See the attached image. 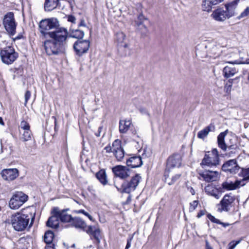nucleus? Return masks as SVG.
Segmentation results:
<instances>
[{"mask_svg": "<svg viewBox=\"0 0 249 249\" xmlns=\"http://www.w3.org/2000/svg\"><path fill=\"white\" fill-rule=\"evenodd\" d=\"M59 21L55 18L42 19L39 23L40 33L45 38L51 39L44 42L45 51L48 55H60L65 53L68 30L59 27Z\"/></svg>", "mask_w": 249, "mask_h": 249, "instance_id": "obj_1", "label": "nucleus"}, {"mask_svg": "<svg viewBox=\"0 0 249 249\" xmlns=\"http://www.w3.org/2000/svg\"><path fill=\"white\" fill-rule=\"evenodd\" d=\"M35 213L30 209L22 210V212L13 215L11 219V225L15 231H22L26 228H30L33 224Z\"/></svg>", "mask_w": 249, "mask_h": 249, "instance_id": "obj_2", "label": "nucleus"}, {"mask_svg": "<svg viewBox=\"0 0 249 249\" xmlns=\"http://www.w3.org/2000/svg\"><path fill=\"white\" fill-rule=\"evenodd\" d=\"M72 227L80 229L90 235L91 239H95L97 244L100 242V231L94 226H87L86 222L79 217H73L70 222Z\"/></svg>", "mask_w": 249, "mask_h": 249, "instance_id": "obj_3", "label": "nucleus"}, {"mask_svg": "<svg viewBox=\"0 0 249 249\" xmlns=\"http://www.w3.org/2000/svg\"><path fill=\"white\" fill-rule=\"evenodd\" d=\"M141 179L140 175L136 174L129 180L124 179L120 186H117L115 183L114 185L121 193L130 194L136 189Z\"/></svg>", "mask_w": 249, "mask_h": 249, "instance_id": "obj_4", "label": "nucleus"}, {"mask_svg": "<svg viewBox=\"0 0 249 249\" xmlns=\"http://www.w3.org/2000/svg\"><path fill=\"white\" fill-rule=\"evenodd\" d=\"M2 24L9 35L13 36L16 34L17 23L13 12H9L4 16Z\"/></svg>", "mask_w": 249, "mask_h": 249, "instance_id": "obj_5", "label": "nucleus"}, {"mask_svg": "<svg viewBox=\"0 0 249 249\" xmlns=\"http://www.w3.org/2000/svg\"><path fill=\"white\" fill-rule=\"evenodd\" d=\"M0 56L2 63L9 65L17 60L18 54L12 46H7L0 51Z\"/></svg>", "mask_w": 249, "mask_h": 249, "instance_id": "obj_6", "label": "nucleus"}, {"mask_svg": "<svg viewBox=\"0 0 249 249\" xmlns=\"http://www.w3.org/2000/svg\"><path fill=\"white\" fill-rule=\"evenodd\" d=\"M28 199V196L22 192H16L11 198L9 205L11 209H18Z\"/></svg>", "mask_w": 249, "mask_h": 249, "instance_id": "obj_7", "label": "nucleus"}, {"mask_svg": "<svg viewBox=\"0 0 249 249\" xmlns=\"http://www.w3.org/2000/svg\"><path fill=\"white\" fill-rule=\"evenodd\" d=\"M210 152H207L200 164L201 166L206 165L209 167L216 166L220 163L219 155L216 148L212 150V156L209 154Z\"/></svg>", "mask_w": 249, "mask_h": 249, "instance_id": "obj_8", "label": "nucleus"}, {"mask_svg": "<svg viewBox=\"0 0 249 249\" xmlns=\"http://www.w3.org/2000/svg\"><path fill=\"white\" fill-rule=\"evenodd\" d=\"M235 200V196L231 193L226 194L217 205V210L219 212H229L233 206V203Z\"/></svg>", "mask_w": 249, "mask_h": 249, "instance_id": "obj_9", "label": "nucleus"}, {"mask_svg": "<svg viewBox=\"0 0 249 249\" xmlns=\"http://www.w3.org/2000/svg\"><path fill=\"white\" fill-rule=\"evenodd\" d=\"M240 169L235 159L226 161L221 167V170L223 172L232 175L237 174Z\"/></svg>", "mask_w": 249, "mask_h": 249, "instance_id": "obj_10", "label": "nucleus"}, {"mask_svg": "<svg viewBox=\"0 0 249 249\" xmlns=\"http://www.w3.org/2000/svg\"><path fill=\"white\" fill-rule=\"evenodd\" d=\"M90 42L88 40H77L73 44V48L77 55L82 56L87 53L89 49Z\"/></svg>", "mask_w": 249, "mask_h": 249, "instance_id": "obj_11", "label": "nucleus"}, {"mask_svg": "<svg viewBox=\"0 0 249 249\" xmlns=\"http://www.w3.org/2000/svg\"><path fill=\"white\" fill-rule=\"evenodd\" d=\"M115 177L125 179L130 176V170L128 167L121 165H116L112 168Z\"/></svg>", "mask_w": 249, "mask_h": 249, "instance_id": "obj_12", "label": "nucleus"}, {"mask_svg": "<svg viewBox=\"0 0 249 249\" xmlns=\"http://www.w3.org/2000/svg\"><path fill=\"white\" fill-rule=\"evenodd\" d=\"M0 175L3 179L10 181L15 179L19 173L16 168L4 169L1 171Z\"/></svg>", "mask_w": 249, "mask_h": 249, "instance_id": "obj_13", "label": "nucleus"}, {"mask_svg": "<svg viewBox=\"0 0 249 249\" xmlns=\"http://www.w3.org/2000/svg\"><path fill=\"white\" fill-rule=\"evenodd\" d=\"M113 153L118 161H121L124 156V152L121 145V142L115 140L112 143Z\"/></svg>", "mask_w": 249, "mask_h": 249, "instance_id": "obj_14", "label": "nucleus"}, {"mask_svg": "<svg viewBox=\"0 0 249 249\" xmlns=\"http://www.w3.org/2000/svg\"><path fill=\"white\" fill-rule=\"evenodd\" d=\"M211 16L217 21H224L226 19L231 18L227 11L226 9H224L223 7H220L214 10Z\"/></svg>", "mask_w": 249, "mask_h": 249, "instance_id": "obj_15", "label": "nucleus"}, {"mask_svg": "<svg viewBox=\"0 0 249 249\" xmlns=\"http://www.w3.org/2000/svg\"><path fill=\"white\" fill-rule=\"evenodd\" d=\"M69 210L68 208L60 210L58 207L53 208V212L58 216L60 221L63 223H70L73 218L71 215L67 213Z\"/></svg>", "mask_w": 249, "mask_h": 249, "instance_id": "obj_16", "label": "nucleus"}, {"mask_svg": "<svg viewBox=\"0 0 249 249\" xmlns=\"http://www.w3.org/2000/svg\"><path fill=\"white\" fill-rule=\"evenodd\" d=\"M199 175L206 182H213L218 179L219 174L217 171H213L210 170L205 171L204 172L199 173Z\"/></svg>", "mask_w": 249, "mask_h": 249, "instance_id": "obj_17", "label": "nucleus"}, {"mask_svg": "<svg viewBox=\"0 0 249 249\" xmlns=\"http://www.w3.org/2000/svg\"><path fill=\"white\" fill-rule=\"evenodd\" d=\"M181 164V157L178 154H174L170 156L167 160V168L179 167Z\"/></svg>", "mask_w": 249, "mask_h": 249, "instance_id": "obj_18", "label": "nucleus"}, {"mask_svg": "<svg viewBox=\"0 0 249 249\" xmlns=\"http://www.w3.org/2000/svg\"><path fill=\"white\" fill-rule=\"evenodd\" d=\"M127 167L132 168L140 167L142 165V161L140 156H133L126 160Z\"/></svg>", "mask_w": 249, "mask_h": 249, "instance_id": "obj_19", "label": "nucleus"}, {"mask_svg": "<svg viewBox=\"0 0 249 249\" xmlns=\"http://www.w3.org/2000/svg\"><path fill=\"white\" fill-rule=\"evenodd\" d=\"M245 184L246 182H244L243 180H236L234 183L232 182H224L222 184V186L223 188L227 190H232L238 188L240 186H243Z\"/></svg>", "mask_w": 249, "mask_h": 249, "instance_id": "obj_20", "label": "nucleus"}, {"mask_svg": "<svg viewBox=\"0 0 249 249\" xmlns=\"http://www.w3.org/2000/svg\"><path fill=\"white\" fill-rule=\"evenodd\" d=\"M228 133V130H225L224 132L220 133L217 136V142L218 146L220 148L223 152H227V146L225 141V138Z\"/></svg>", "mask_w": 249, "mask_h": 249, "instance_id": "obj_21", "label": "nucleus"}, {"mask_svg": "<svg viewBox=\"0 0 249 249\" xmlns=\"http://www.w3.org/2000/svg\"><path fill=\"white\" fill-rule=\"evenodd\" d=\"M52 213L53 214V215L48 218L46 222V225L53 229H57L59 226V218L58 216L56 215L55 213L53 212V209L52 211Z\"/></svg>", "mask_w": 249, "mask_h": 249, "instance_id": "obj_22", "label": "nucleus"}, {"mask_svg": "<svg viewBox=\"0 0 249 249\" xmlns=\"http://www.w3.org/2000/svg\"><path fill=\"white\" fill-rule=\"evenodd\" d=\"M58 6L60 7L58 0H45L44 3V8L46 12L52 11Z\"/></svg>", "mask_w": 249, "mask_h": 249, "instance_id": "obj_23", "label": "nucleus"}, {"mask_svg": "<svg viewBox=\"0 0 249 249\" xmlns=\"http://www.w3.org/2000/svg\"><path fill=\"white\" fill-rule=\"evenodd\" d=\"M239 1V0H234L225 5V9L231 18L235 15V9Z\"/></svg>", "mask_w": 249, "mask_h": 249, "instance_id": "obj_24", "label": "nucleus"}, {"mask_svg": "<svg viewBox=\"0 0 249 249\" xmlns=\"http://www.w3.org/2000/svg\"><path fill=\"white\" fill-rule=\"evenodd\" d=\"M215 130V126L213 124H210L203 129L199 131L197 133V137L200 139H204L208 135L210 132Z\"/></svg>", "mask_w": 249, "mask_h": 249, "instance_id": "obj_25", "label": "nucleus"}, {"mask_svg": "<svg viewBox=\"0 0 249 249\" xmlns=\"http://www.w3.org/2000/svg\"><path fill=\"white\" fill-rule=\"evenodd\" d=\"M240 148L237 143L229 144L227 146V151L225 152L226 155L229 157H232L237 153Z\"/></svg>", "mask_w": 249, "mask_h": 249, "instance_id": "obj_26", "label": "nucleus"}, {"mask_svg": "<svg viewBox=\"0 0 249 249\" xmlns=\"http://www.w3.org/2000/svg\"><path fill=\"white\" fill-rule=\"evenodd\" d=\"M84 36V32L79 29H70V34H68V37L72 38H77L78 40H81L83 38Z\"/></svg>", "mask_w": 249, "mask_h": 249, "instance_id": "obj_27", "label": "nucleus"}, {"mask_svg": "<svg viewBox=\"0 0 249 249\" xmlns=\"http://www.w3.org/2000/svg\"><path fill=\"white\" fill-rule=\"evenodd\" d=\"M96 178L103 185H105L107 183V180L106 173L105 170H100L95 175Z\"/></svg>", "mask_w": 249, "mask_h": 249, "instance_id": "obj_28", "label": "nucleus"}, {"mask_svg": "<svg viewBox=\"0 0 249 249\" xmlns=\"http://www.w3.org/2000/svg\"><path fill=\"white\" fill-rule=\"evenodd\" d=\"M131 124L130 121L120 120L119 122V131L121 133H125L129 129Z\"/></svg>", "mask_w": 249, "mask_h": 249, "instance_id": "obj_29", "label": "nucleus"}, {"mask_svg": "<svg viewBox=\"0 0 249 249\" xmlns=\"http://www.w3.org/2000/svg\"><path fill=\"white\" fill-rule=\"evenodd\" d=\"M223 72L224 77L228 78L233 76L237 72V71L235 67L226 66L223 70Z\"/></svg>", "mask_w": 249, "mask_h": 249, "instance_id": "obj_30", "label": "nucleus"}, {"mask_svg": "<svg viewBox=\"0 0 249 249\" xmlns=\"http://www.w3.org/2000/svg\"><path fill=\"white\" fill-rule=\"evenodd\" d=\"M135 26L138 32H140L142 36H146L148 33V30L147 27L141 22H138L135 24Z\"/></svg>", "mask_w": 249, "mask_h": 249, "instance_id": "obj_31", "label": "nucleus"}, {"mask_svg": "<svg viewBox=\"0 0 249 249\" xmlns=\"http://www.w3.org/2000/svg\"><path fill=\"white\" fill-rule=\"evenodd\" d=\"M54 238V233L53 232L50 231H47L45 232L44 235V241L46 243V244H50L51 243H53V240Z\"/></svg>", "mask_w": 249, "mask_h": 249, "instance_id": "obj_32", "label": "nucleus"}, {"mask_svg": "<svg viewBox=\"0 0 249 249\" xmlns=\"http://www.w3.org/2000/svg\"><path fill=\"white\" fill-rule=\"evenodd\" d=\"M21 136L20 139L23 142H26L31 139L32 133L30 130H24L22 132L20 130Z\"/></svg>", "mask_w": 249, "mask_h": 249, "instance_id": "obj_33", "label": "nucleus"}, {"mask_svg": "<svg viewBox=\"0 0 249 249\" xmlns=\"http://www.w3.org/2000/svg\"><path fill=\"white\" fill-rule=\"evenodd\" d=\"M208 218L213 223H216L218 224H220L222 225L224 227H226L230 225V224L228 223H224L220 221L219 219L216 218L214 216L212 215L211 213L207 214Z\"/></svg>", "mask_w": 249, "mask_h": 249, "instance_id": "obj_34", "label": "nucleus"}, {"mask_svg": "<svg viewBox=\"0 0 249 249\" xmlns=\"http://www.w3.org/2000/svg\"><path fill=\"white\" fill-rule=\"evenodd\" d=\"M241 172L239 173V176L243 178L241 180H243L245 182L247 180H249V167L247 168H241Z\"/></svg>", "mask_w": 249, "mask_h": 249, "instance_id": "obj_35", "label": "nucleus"}, {"mask_svg": "<svg viewBox=\"0 0 249 249\" xmlns=\"http://www.w3.org/2000/svg\"><path fill=\"white\" fill-rule=\"evenodd\" d=\"M212 4L210 0H204L202 3V8L203 11L210 12L212 9Z\"/></svg>", "mask_w": 249, "mask_h": 249, "instance_id": "obj_36", "label": "nucleus"}, {"mask_svg": "<svg viewBox=\"0 0 249 249\" xmlns=\"http://www.w3.org/2000/svg\"><path fill=\"white\" fill-rule=\"evenodd\" d=\"M181 175L178 174L174 175L170 179H169L168 182V184L169 185H172L174 184L181 177Z\"/></svg>", "mask_w": 249, "mask_h": 249, "instance_id": "obj_37", "label": "nucleus"}, {"mask_svg": "<svg viewBox=\"0 0 249 249\" xmlns=\"http://www.w3.org/2000/svg\"><path fill=\"white\" fill-rule=\"evenodd\" d=\"M19 127L22 131L30 130V128L29 124L25 121H22L21 122Z\"/></svg>", "mask_w": 249, "mask_h": 249, "instance_id": "obj_38", "label": "nucleus"}, {"mask_svg": "<svg viewBox=\"0 0 249 249\" xmlns=\"http://www.w3.org/2000/svg\"><path fill=\"white\" fill-rule=\"evenodd\" d=\"M147 18L144 17L142 13H140L137 17V19L134 21V23L137 24L138 22L143 23L144 20H146Z\"/></svg>", "mask_w": 249, "mask_h": 249, "instance_id": "obj_39", "label": "nucleus"}, {"mask_svg": "<svg viewBox=\"0 0 249 249\" xmlns=\"http://www.w3.org/2000/svg\"><path fill=\"white\" fill-rule=\"evenodd\" d=\"M242 239H240L237 241L233 240L230 242L228 244L229 248L228 249H234L235 247L239 244L241 241Z\"/></svg>", "mask_w": 249, "mask_h": 249, "instance_id": "obj_40", "label": "nucleus"}, {"mask_svg": "<svg viewBox=\"0 0 249 249\" xmlns=\"http://www.w3.org/2000/svg\"><path fill=\"white\" fill-rule=\"evenodd\" d=\"M198 204V201L194 200L190 203L189 211L193 212L197 207Z\"/></svg>", "mask_w": 249, "mask_h": 249, "instance_id": "obj_41", "label": "nucleus"}, {"mask_svg": "<svg viewBox=\"0 0 249 249\" xmlns=\"http://www.w3.org/2000/svg\"><path fill=\"white\" fill-rule=\"evenodd\" d=\"M249 15V7H247L241 14L237 17V18L240 19L242 18L247 17Z\"/></svg>", "mask_w": 249, "mask_h": 249, "instance_id": "obj_42", "label": "nucleus"}, {"mask_svg": "<svg viewBox=\"0 0 249 249\" xmlns=\"http://www.w3.org/2000/svg\"><path fill=\"white\" fill-rule=\"evenodd\" d=\"M116 36L119 42L123 41L125 37L124 34L122 32L117 33Z\"/></svg>", "mask_w": 249, "mask_h": 249, "instance_id": "obj_43", "label": "nucleus"}, {"mask_svg": "<svg viewBox=\"0 0 249 249\" xmlns=\"http://www.w3.org/2000/svg\"><path fill=\"white\" fill-rule=\"evenodd\" d=\"M169 173H170V170L167 167L165 170L164 176V178H164L165 182H167V183H168V182L169 181V179H170V178H169Z\"/></svg>", "mask_w": 249, "mask_h": 249, "instance_id": "obj_44", "label": "nucleus"}, {"mask_svg": "<svg viewBox=\"0 0 249 249\" xmlns=\"http://www.w3.org/2000/svg\"><path fill=\"white\" fill-rule=\"evenodd\" d=\"M31 96V92L29 90H27L25 94V103H24L25 106H26L28 101L30 98Z\"/></svg>", "mask_w": 249, "mask_h": 249, "instance_id": "obj_45", "label": "nucleus"}, {"mask_svg": "<svg viewBox=\"0 0 249 249\" xmlns=\"http://www.w3.org/2000/svg\"><path fill=\"white\" fill-rule=\"evenodd\" d=\"M133 238V236H129L127 239V244L125 249H128L131 246V243Z\"/></svg>", "mask_w": 249, "mask_h": 249, "instance_id": "obj_46", "label": "nucleus"}, {"mask_svg": "<svg viewBox=\"0 0 249 249\" xmlns=\"http://www.w3.org/2000/svg\"><path fill=\"white\" fill-rule=\"evenodd\" d=\"M211 196H214L216 199H219L220 197L219 194L215 190H213L211 192H209Z\"/></svg>", "mask_w": 249, "mask_h": 249, "instance_id": "obj_47", "label": "nucleus"}, {"mask_svg": "<svg viewBox=\"0 0 249 249\" xmlns=\"http://www.w3.org/2000/svg\"><path fill=\"white\" fill-rule=\"evenodd\" d=\"M232 86L231 85H229L226 83L225 87H224V90L225 92L229 94L231 92V89Z\"/></svg>", "mask_w": 249, "mask_h": 249, "instance_id": "obj_48", "label": "nucleus"}, {"mask_svg": "<svg viewBox=\"0 0 249 249\" xmlns=\"http://www.w3.org/2000/svg\"><path fill=\"white\" fill-rule=\"evenodd\" d=\"M68 21L71 22L72 23L75 24L76 23V18L72 15H68Z\"/></svg>", "mask_w": 249, "mask_h": 249, "instance_id": "obj_49", "label": "nucleus"}, {"mask_svg": "<svg viewBox=\"0 0 249 249\" xmlns=\"http://www.w3.org/2000/svg\"><path fill=\"white\" fill-rule=\"evenodd\" d=\"M104 150H106V152L107 153L113 152V146L112 145V146H111L109 144L104 148Z\"/></svg>", "mask_w": 249, "mask_h": 249, "instance_id": "obj_50", "label": "nucleus"}, {"mask_svg": "<svg viewBox=\"0 0 249 249\" xmlns=\"http://www.w3.org/2000/svg\"><path fill=\"white\" fill-rule=\"evenodd\" d=\"M206 213V211L205 210H200L197 214V217L199 218L202 216L204 215Z\"/></svg>", "mask_w": 249, "mask_h": 249, "instance_id": "obj_51", "label": "nucleus"}, {"mask_svg": "<svg viewBox=\"0 0 249 249\" xmlns=\"http://www.w3.org/2000/svg\"><path fill=\"white\" fill-rule=\"evenodd\" d=\"M46 249H55L54 244L51 243L50 244H47L45 247Z\"/></svg>", "mask_w": 249, "mask_h": 249, "instance_id": "obj_52", "label": "nucleus"}, {"mask_svg": "<svg viewBox=\"0 0 249 249\" xmlns=\"http://www.w3.org/2000/svg\"><path fill=\"white\" fill-rule=\"evenodd\" d=\"M81 26H84V27L86 26V24L85 20L83 18H82L80 20V22L78 24V27H80Z\"/></svg>", "mask_w": 249, "mask_h": 249, "instance_id": "obj_53", "label": "nucleus"}, {"mask_svg": "<svg viewBox=\"0 0 249 249\" xmlns=\"http://www.w3.org/2000/svg\"><path fill=\"white\" fill-rule=\"evenodd\" d=\"M211 2L212 3V4L213 5H216L222 1H223L224 0H210Z\"/></svg>", "mask_w": 249, "mask_h": 249, "instance_id": "obj_54", "label": "nucleus"}, {"mask_svg": "<svg viewBox=\"0 0 249 249\" xmlns=\"http://www.w3.org/2000/svg\"><path fill=\"white\" fill-rule=\"evenodd\" d=\"M103 129V126H100L98 128V131L97 132L95 133V135L97 136V137H100V135H101V132L102 131V130Z\"/></svg>", "mask_w": 249, "mask_h": 249, "instance_id": "obj_55", "label": "nucleus"}, {"mask_svg": "<svg viewBox=\"0 0 249 249\" xmlns=\"http://www.w3.org/2000/svg\"><path fill=\"white\" fill-rule=\"evenodd\" d=\"M76 212L77 213H83L87 216L88 214H89L88 213L85 212L84 210H80L76 211Z\"/></svg>", "mask_w": 249, "mask_h": 249, "instance_id": "obj_56", "label": "nucleus"}, {"mask_svg": "<svg viewBox=\"0 0 249 249\" xmlns=\"http://www.w3.org/2000/svg\"><path fill=\"white\" fill-rule=\"evenodd\" d=\"M139 111L142 113V114H148V112L146 110V109L144 108H140Z\"/></svg>", "mask_w": 249, "mask_h": 249, "instance_id": "obj_57", "label": "nucleus"}, {"mask_svg": "<svg viewBox=\"0 0 249 249\" xmlns=\"http://www.w3.org/2000/svg\"><path fill=\"white\" fill-rule=\"evenodd\" d=\"M206 249H213L207 241H206Z\"/></svg>", "mask_w": 249, "mask_h": 249, "instance_id": "obj_58", "label": "nucleus"}, {"mask_svg": "<svg viewBox=\"0 0 249 249\" xmlns=\"http://www.w3.org/2000/svg\"><path fill=\"white\" fill-rule=\"evenodd\" d=\"M234 79H230L228 80V81L227 82V84H229V85H231V86H232V83H233V81Z\"/></svg>", "mask_w": 249, "mask_h": 249, "instance_id": "obj_59", "label": "nucleus"}, {"mask_svg": "<svg viewBox=\"0 0 249 249\" xmlns=\"http://www.w3.org/2000/svg\"><path fill=\"white\" fill-rule=\"evenodd\" d=\"M227 63L229 64H239L240 62L238 60H235L234 61H227Z\"/></svg>", "mask_w": 249, "mask_h": 249, "instance_id": "obj_60", "label": "nucleus"}, {"mask_svg": "<svg viewBox=\"0 0 249 249\" xmlns=\"http://www.w3.org/2000/svg\"><path fill=\"white\" fill-rule=\"evenodd\" d=\"M131 200V195H129V196L127 197V199H126V203L128 204L129 203Z\"/></svg>", "mask_w": 249, "mask_h": 249, "instance_id": "obj_61", "label": "nucleus"}, {"mask_svg": "<svg viewBox=\"0 0 249 249\" xmlns=\"http://www.w3.org/2000/svg\"><path fill=\"white\" fill-rule=\"evenodd\" d=\"M87 217L90 219V220L93 221V217L89 213L88 214Z\"/></svg>", "mask_w": 249, "mask_h": 249, "instance_id": "obj_62", "label": "nucleus"}, {"mask_svg": "<svg viewBox=\"0 0 249 249\" xmlns=\"http://www.w3.org/2000/svg\"><path fill=\"white\" fill-rule=\"evenodd\" d=\"M0 124L3 125L4 124V123L3 121V119L2 117H0Z\"/></svg>", "mask_w": 249, "mask_h": 249, "instance_id": "obj_63", "label": "nucleus"}, {"mask_svg": "<svg viewBox=\"0 0 249 249\" xmlns=\"http://www.w3.org/2000/svg\"><path fill=\"white\" fill-rule=\"evenodd\" d=\"M66 0V1H67L69 2V4H70V7H71V8H72V1H69V0Z\"/></svg>", "mask_w": 249, "mask_h": 249, "instance_id": "obj_64", "label": "nucleus"}]
</instances>
